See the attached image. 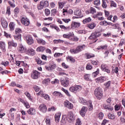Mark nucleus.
Segmentation results:
<instances>
[{
  "mask_svg": "<svg viewBox=\"0 0 125 125\" xmlns=\"http://www.w3.org/2000/svg\"><path fill=\"white\" fill-rule=\"evenodd\" d=\"M84 48H85V45L78 46L76 49H71L70 50V52L72 54H77V53L83 51Z\"/></svg>",
  "mask_w": 125,
  "mask_h": 125,
  "instance_id": "nucleus-1",
  "label": "nucleus"
},
{
  "mask_svg": "<svg viewBox=\"0 0 125 125\" xmlns=\"http://www.w3.org/2000/svg\"><path fill=\"white\" fill-rule=\"evenodd\" d=\"M48 1L47 0H42L40 2V4L37 5V8L38 10H42L43 8H46L48 6Z\"/></svg>",
  "mask_w": 125,
  "mask_h": 125,
  "instance_id": "nucleus-2",
  "label": "nucleus"
},
{
  "mask_svg": "<svg viewBox=\"0 0 125 125\" xmlns=\"http://www.w3.org/2000/svg\"><path fill=\"white\" fill-rule=\"evenodd\" d=\"M94 94L97 98V99L100 100L102 98V96H103V93L102 92V90L100 89V88H97L94 91Z\"/></svg>",
  "mask_w": 125,
  "mask_h": 125,
  "instance_id": "nucleus-3",
  "label": "nucleus"
},
{
  "mask_svg": "<svg viewBox=\"0 0 125 125\" xmlns=\"http://www.w3.org/2000/svg\"><path fill=\"white\" fill-rule=\"evenodd\" d=\"M83 87L80 85H77L73 86L69 88L70 91L71 92H77V91H80L82 90Z\"/></svg>",
  "mask_w": 125,
  "mask_h": 125,
  "instance_id": "nucleus-4",
  "label": "nucleus"
},
{
  "mask_svg": "<svg viewBox=\"0 0 125 125\" xmlns=\"http://www.w3.org/2000/svg\"><path fill=\"white\" fill-rule=\"evenodd\" d=\"M39 110L42 113H43V114L45 113V112L47 111L46 105L44 104H41L39 106Z\"/></svg>",
  "mask_w": 125,
  "mask_h": 125,
  "instance_id": "nucleus-5",
  "label": "nucleus"
},
{
  "mask_svg": "<svg viewBox=\"0 0 125 125\" xmlns=\"http://www.w3.org/2000/svg\"><path fill=\"white\" fill-rule=\"evenodd\" d=\"M40 75H41V73L37 70H34L31 73V78L33 80H37V79L40 78Z\"/></svg>",
  "mask_w": 125,
  "mask_h": 125,
  "instance_id": "nucleus-6",
  "label": "nucleus"
},
{
  "mask_svg": "<svg viewBox=\"0 0 125 125\" xmlns=\"http://www.w3.org/2000/svg\"><path fill=\"white\" fill-rule=\"evenodd\" d=\"M25 40L26 41L27 43L29 44V45H31L33 44L34 42H35L34 39L32 37L30 36V35L26 36L25 37Z\"/></svg>",
  "mask_w": 125,
  "mask_h": 125,
  "instance_id": "nucleus-7",
  "label": "nucleus"
},
{
  "mask_svg": "<svg viewBox=\"0 0 125 125\" xmlns=\"http://www.w3.org/2000/svg\"><path fill=\"white\" fill-rule=\"evenodd\" d=\"M61 83L64 87H67L69 86V82L68 78H65L63 80H61Z\"/></svg>",
  "mask_w": 125,
  "mask_h": 125,
  "instance_id": "nucleus-8",
  "label": "nucleus"
},
{
  "mask_svg": "<svg viewBox=\"0 0 125 125\" xmlns=\"http://www.w3.org/2000/svg\"><path fill=\"white\" fill-rule=\"evenodd\" d=\"M68 121L69 123H73V122H74V121H75V117H74V113H73L72 112H70L68 115Z\"/></svg>",
  "mask_w": 125,
  "mask_h": 125,
  "instance_id": "nucleus-9",
  "label": "nucleus"
},
{
  "mask_svg": "<svg viewBox=\"0 0 125 125\" xmlns=\"http://www.w3.org/2000/svg\"><path fill=\"white\" fill-rule=\"evenodd\" d=\"M0 22L2 28L6 29V28H7V26H8V23H7V21H5V19H4V18H1Z\"/></svg>",
  "mask_w": 125,
  "mask_h": 125,
  "instance_id": "nucleus-10",
  "label": "nucleus"
},
{
  "mask_svg": "<svg viewBox=\"0 0 125 125\" xmlns=\"http://www.w3.org/2000/svg\"><path fill=\"white\" fill-rule=\"evenodd\" d=\"M26 54L30 56H34V55H36V51L32 48H28L26 51Z\"/></svg>",
  "mask_w": 125,
  "mask_h": 125,
  "instance_id": "nucleus-11",
  "label": "nucleus"
},
{
  "mask_svg": "<svg viewBox=\"0 0 125 125\" xmlns=\"http://www.w3.org/2000/svg\"><path fill=\"white\" fill-rule=\"evenodd\" d=\"M21 23L24 26H29L30 25V21L27 18H22L21 19Z\"/></svg>",
  "mask_w": 125,
  "mask_h": 125,
  "instance_id": "nucleus-12",
  "label": "nucleus"
},
{
  "mask_svg": "<svg viewBox=\"0 0 125 125\" xmlns=\"http://www.w3.org/2000/svg\"><path fill=\"white\" fill-rule=\"evenodd\" d=\"M87 111V107L86 106L82 107L81 111H80V114L82 117H84L85 116V113Z\"/></svg>",
  "mask_w": 125,
  "mask_h": 125,
  "instance_id": "nucleus-13",
  "label": "nucleus"
},
{
  "mask_svg": "<svg viewBox=\"0 0 125 125\" xmlns=\"http://www.w3.org/2000/svg\"><path fill=\"white\" fill-rule=\"evenodd\" d=\"M18 51L21 52V53H24V52H26L27 51V48L24 47L22 44H20L18 48Z\"/></svg>",
  "mask_w": 125,
  "mask_h": 125,
  "instance_id": "nucleus-14",
  "label": "nucleus"
},
{
  "mask_svg": "<svg viewBox=\"0 0 125 125\" xmlns=\"http://www.w3.org/2000/svg\"><path fill=\"white\" fill-rule=\"evenodd\" d=\"M64 106L68 108V109H71L74 107V105L72 104V103L69 102L68 101H65L64 102Z\"/></svg>",
  "mask_w": 125,
  "mask_h": 125,
  "instance_id": "nucleus-15",
  "label": "nucleus"
},
{
  "mask_svg": "<svg viewBox=\"0 0 125 125\" xmlns=\"http://www.w3.org/2000/svg\"><path fill=\"white\" fill-rule=\"evenodd\" d=\"M61 117V113L58 112L55 115V120L56 123H59L60 121V117Z\"/></svg>",
  "mask_w": 125,
  "mask_h": 125,
  "instance_id": "nucleus-16",
  "label": "nucleus"
},
{
  "mask_svg": "<svg viewBox=\"0 0 125 125\" xmlns=\"http://www.w3.org/2000/svg\"><path fill=\"white\" fill-rule=\"evenodd\" d=\"M27 113L29 115L34 116L36 115V109L34 108H30L27 110Z\"/></svg>",
  "mask_w": 125,
  "mask_h": 125,
  "instance_id": "nucleus-17",
  "label": "nucleus"
},
{
  "mask_svg": "<svg viewBox=\"0 0 125 125\" xmlns=\"http://www.w3.org/2000/svg\"><path fill=\"white\" fill-rule=\"evenodd\" d=\"M63 38L64 39H71V38H74V33H69L66 34H63Z\"/></svg>",
  "mask_w": 125,
  "mask_h": 125,
  "instance_id": "nucleus-18",
  "label": "nucleus"
},
{
  "mask_svg": "<svg viewBox=\"0 0 125 125\" xmlns=\"http://www.w3.org/2000/svg\"><path fill=\"white\" fill-rule=\"evenodd\" d=\"M0 49L3 52H5V42H0Z\"/></svg>",
  "mask_w": 125,
  "mask_h": 125,
  "instance_id": "nucleus-19",
  "label": "nucleus"
},
{
  "mask_svg": "<svg viewBox=\"0 0 125 125\" xmlns=\"http://www.w3.org/2000/svg\"><path fill=\"white\" fill-rule=\"evenodd\" d=\"M81 26V23L73 21L71 24V28L72 29H75L76 28H79Z\"/></svg>",
  "mask_w": 125,
  "mask_h": 125,
  "instance_id": "nucleus-20",
  "label": "nucleus"
},
{
  "mask_svg": "<svg viewBox=\"0 0 125 125\" xmlns=\"http://www.w3.org/2000/svg\"><path fill=\"white\" fill-rule=\"evenodd\" d=\"M8 47L13 46V47H16L17 46V43L14 42V41H10L8 42Z\"/></svg>",
  "mask_w": 125,
  "mask_h": 125,
  "instance_id": "nucleus-21",
  "label": "nucleus"
},
{
  "mask_svg": "<svg viewBox=\"0 0 125 125\" xmlns=\"http://www.w3.org/2000/svg\"><path fill=\"white\" fill-rule=\"evenodd\" d=\"M87 26L88 27V28H89V29L92 30L95 27H96V23L92 22L88 24Z\"/></svg>",
  "mask_w": 125,
  "mask_h": 125,
  "instance_id": "nucleus-22",
  "label": "nucleus"
},
{
  "mask_svg": "<svg viewBox=\"0 0 125 125\" xmlns=\"http://www.w3.org/2000/svg\"><path fill=\"white\" fill-rule=\"evenodd\" d=\"M74 15H76V16H80V17H83V15H82V11H81V10H76L74 12Z\"/></svg>",
  "mask_w": 125,
  "mask_h": 125,
  "instance_id": "nucleus-23",
  "label": "nucleus"
},
{
  "mask_svg": "<svg viewBox=\"0 0 125 125\" xmlns=\"http://www.w3.org/2000/svg\"><path fill=\"white\" fill-rule=\"evenodd\" d=\"M45 50V48L42 46H40L36 49V51L38 52H43Z\"/></svg>",
  "mask_w": 125,
  "mask_h": 125,
  "instance_id": "nucleus-24",
  "label": "nucleus"
},
{
  "mask_svg": "<svg viewBox=\"0 0 125 125\" xmlns=\"http://www.w3.org/2000/svg\"><path fill=\"white\" fill-rule=\"evenodd\" d=\"M37 41L38 43L42 44V45H45V43H46L45 41H44V40H43V39H37Z\"/></svg>",
  "mask_w": 125,
  "mask_h": 125,
  "instance_id": "nucleus-25",
  "label": "nucleus"
},
{
  "mask_svg": "<svg viewBox=\"0 0 125 125\" xmlns=\"http://www.w3.org/2000/svg\"><path fill=\"white\" fill-rule=\"evenodd\" d=\"M104 108L107 110H109V111H113V110H114V108L113 107L110 106L106 104H104Z\"/></svg>",
  "mask_w": 125,
  "mask_h": 125,
  "instance_id": "nucleus-26",
  "label": "nucleus"
},
{
  "mask_svg": "<svg viewBox=\"0 0 125 125\" xmlns=\"http://www.w3.org/2000/svg\"><path fill=\"white\" fill-rule=\"evenodd\" d=\"M53 95L54 96H58L59 97H63V95L58 91L54 92L53 93Z\"/></svg>",
  "mask_w": 125,
  "mask_h": 125,
  "instance_id": "nucleus-27",
  "label": "nucleus"
},
{
  "mask_svg": "<svg viewBox=\"0 0 125 125\" xmlns=\"http://www.w3.org/2000/svg\"><path fill=\"white\" fill-rule=\"evenodd\" d=\"M36 62L38 65H44L45 64V62H42V61L39 58L36 59Z\"/></svg>",
  "mask_w": 125,
  "mask_h": 125,
  "instance_id": "nucleus-28",
  "label": "nucleus"
},
{
  "mask_svg": "<svg viewBox=\"0 0 125 125\" xmlns=\"http://www.w3.org/2000/svg\"><path fill=\"white\" fill-rule=\"evenodd\" d=\"M91 20H92L91 18L88 17L84 19L83 21V24H86V23H89V22H91Z\"/></svg>",
  "mask_w": 125,
  "mask_h": 125,
  "instance_id": "nucleus-29",
  "label": "nucleus"
},
{
  "mask_svg": "<svg viewBox=\"0 0 125 125\" xmlns=\"http://www.w3.org/2000/svg\"><path fill=\"white\" fill-rule=\"evenodd\" d=\"M66 121H68V118H67V115H63L61 120V123H62V124H65V123H66Z\"/></svg>",
  "mask_w": 125,
  "mask_h": 125,
  "instance_id": "nucleus-30",
  "label": "nucleus"
},
{
  "mask_svg": "<svg viewBox=\"0 0 125 125\" xmlns=\"http://www.w3.org/2000/svg\"><path fill=\"white\" fill-rule=\"evenodd\" d=\"M9 28L11 31H13L15 29V23L13 22H11L9 24Z\"/></svg>",
  "mask_w": 125,
  "mask_h": 125,
  "instance_id": "nucleus-31",
  "label": "nucleus"
},
{
  "mask_svg": "<svg viewBox=\"0 0 125 125\" xmlns=\"http://www.w3.org/2000/svg\"><path fill=\"white\" fill-rule=\"evenodd\" d=\"M79 102L83 104V105H86V100H84L83 98H80Z\"/></svg>",
  "mask_w": 125,
  "mask_h": 125,
  "instance_id": "nucleus-32",
  "label": "nucleus"
},
{
  "mask_svg": "<svg viewBox=\"0 0 125 125\" xmlns=\"http://www.w3.org/2000/svg\"><path fill=\"white\" fill-rule=\"evenodd\" d=\"M97 80L99 81V83H104L106 81V78L104 77H101L97 78Z\"/></svg>",
  "mask_w": 125,
  "mask_h": 125,
  "instance_id": "nucleus-33",
  "label": "nucleus"
},
{
  "mask_svg": "<svg viewBox=\"0 0 125 125\" xmlns=\"http://www.w3.org/2000/svg\"><path fill=\"white\" fill-rule=\"evenodd\" d=\"M50 66L51 67V69L52 71L53 70H54V69L56 68V64H55V63H54V62H52L50 63Z\"/></svg>",
  "mask_w": 125,
  "mask_h": 125,
  "instance_id": "nucleus-34",
  "label": "nucleus"
},
{
  "mask_svg": "<svg viewBox=\"0 0 125 125\" xmlns=\"http://www.w3.org/2000/svg\"><path fill=\"white\" fill-rule=\"evenodd\" d=\"M66 59L67 61H70L71 63L75 62V59L73 58V57L68 56Z\"/></svg>",
  "mask_w": 125,
  "mask_h": 125,
  "instance_id": "nucleus-35",
  "label": "nucleus"
},
{
  "mask_svg": "<svg viewBox=\"0 0 125 125\" xmlns=\"http://www.w3.org/2000/svg\"><path fill=\"white\" fill-rule=\"evenodd\" d=\"M108 118L110 120H115V119L116 118V116L113 114L109 113L108 115Z\"/></svg>",
  "mask_w": 125,
  "mask_h": 125,
  "instance_id": "nucleus-36",
  "label": "nucleus"
},
{
  "mask_svg": "<svg viewBox=\"0 0 125 125\" xmlns=\"http://www.w3.org/2000/svg\"><path fill=\"white\" fill-rule=\"evenodd\" d=\"M53 42L55 44L59 43L60 42H61L62 43H63V42H64V41L61 40L60 39H59V40H54L53 41Z\"/></svg>",
  "mask_w": 125,
  "mask_h": 125,
  "instance_id": "nucleus-37",
  "label": "nucleus"
},
{
  "mask_svg": "<svg viewBox=\"0 0 125 125\" xmlns=\"http://www.w3.org/2000/svg\"><path fill=\"white\" fill-rule=\"evenodd\" d=\"M89 40H95L97 39V37L94 33L91 34L90 36L89 37Z\"/></svg>",
  "mask_w": 125,
  "mask_h": 125,
  "instance_id": "nucleus-38",
  "label": "nucleus"
},
{
  "mask_svg": "<svg viewBox=\"0 0 125 125\" xmlns=\"http://www.w3.org/2000/svg\"><path fill=\"white\" fill-rule=\"evenodd\" d=\"M42 97L44 98V99H45V100H47L48 101L50 100V97H49V95L46 94H44Z\"/></svg>",
  "mask_w": 125,
  "mask_h": 125,
  "instance_id": "nucleus-39",
  "label": "nucleus"
},
{
  "mask_svg": "<svg viewBox=\"0 0 125 125\" xmlns=\"http://www.w3.org/2000/svg\"><path fill=\"white\" fill-rule=\"evenodd\" d=\"M59 8L62 9L63 7H64V5L65 4V2H59Z\"/></svg>",
  "mask_w": 125,
  "mask_h": 125,
  "instance_id": "nucleus-40",
  "label": "nucleus"
},
{
  "mask_svg": "<svg viewBox=\"0 0 125 125\" xmlns=\"http://www.w3.org/2000/svg\"><path fill=\"white\" fill-rule=\"evenodd\" d=\"M90 10L91 14H94V13H96V9L93 8V7H91L90 8Z\"/></svg>",
  "mask_w": 125,
  "mask_h": 125,
  "instance_id": "nucleus-41",
  "label": "nucleus"
},
{
  "mask_svg": "<svg viewBox=\"0 0 125 125\" xmlns=\"http://www.w3.org/2000/svg\"><path fill=\"white\" fill-rule=\"evenodd\" d=\"M62 16H67V15L68 14L67 9L63 8L62 9Z\"/></svg>",
  "mask_w": 125,
  "mask_h": 125,
  "instance_id": "nucleus-42",
  "label": "nucleus"
},
{
  "mask_svg": "<svg viewBox=\"0 0 125 125\" xmlns=\"http://www.w3.org/2000/svg\"><path fill=\"white\" fill-rule=\"evenodd\" d=\"M84 78L86 81H90V74H85L84 76Z\"/></svg>",
  "mask_w": 125,
  "mask_h": 125,
  "instance_id": "nucleus-43",
  "label": "nucleus"
},
{
  "mask_svg": "<svg viewBox=\"0 0 125 125\" xmlns=\"http://www.w3.org/2000/svg\"><path fill=\"white\" fill-rule=\"evenodd\" d=\"M44 93L42 92V91H40L39 92L37 93L36 95L37 96H41V97H43V96L44 95Z\"/></svg>",
  "mask_w": 125,
  "mask_h": 125,
  "instance_id": "nucleus-44",
  "label": "nucleus"
},
{
  "mask_svg": "<svg viewBox=\"0 0 125 125\" xmlns=\"http://www.w3.org/2000/svg\"><path fill=\"white\" fill-rule=\"evenodd\" d=\"M103 117H104V114L102 112H100L98 115V118L99 120H102L103 119Z\"/></svg>",
  "mask_w": 125,
  "mask_h": 125,
  "instance_id": "nucleus-45",
  "label": "nucleus"
},
{
  "mask_svg": "<svg viewBox=\"0 0 125 125\" xmlns=\"http://www.w3.org/2000/svg\"><path fill=\"white\" fill-rule=\"evenodd\" d=\"M45 14L46 16H49L50 15V10L47 8L45 9Z\"/></svg>",
  "mask_w": 125,
  "mask_h": 125,
  "instance_id": "nucleus-46",
  "label": "nucleus"
},
{
  "mask_svg": "<svg viewBox=\"0 0 125 125\" xmlns=\"http://www.w3.org/2000/svg\"><path fill=\"white\" fill-rule=\"evenodd\" d=\"M99 74V69H97V71L92 73V76L94 78H95L97 75Z\"/></svg>",
  "mask_w": 125,
  "mask_h": 125,
  "instance_id": "nucleus-47",
  "label": "nucleus"
},
{
  "mask_svg": "<svg viewBox=\"0 0 125 125\" xmlns=\"http://www.w3.org/2000/svg\"><path fill=\"white\" fill-rule=\"evenodd\" d=\"M94 4L97 6L100 5V0H95L94 1Z\"/></svg>",
  "mask_w": 125,
  "mask_h": 125,
  "instance_id": "nucleus-48",
  "label": "nucleus"
},
{
  "mask_svg": "<svg viewBox=\"0 0 125 125\" xmlns=\"http://www.w3.org/2000/svg\"><path fill=\"white\" fill-rule=\"evenodd\" d=\"M87 59H89L90 58H92V57H94L95 56L94 54H86Z\"/></svg>",
  "mask_w": 125,
  "mask_h": 125,
  "instance_id": "nucleus-49",
  "label": "nucleus"
},
{
  "mask_svg": "<svg viewBox=\"0 0 125 125\" xmlns=\"http://www.w3.org/2000/svg\"><path fill=\"white\" fill-rule=\"evenodd\" d=\"M34 89H35L36 92H39V91H40L41 90V87H39L38 86L35 85L34 86Z\"/></svg>",
  "mask_w": 125,
  "mask_h": 125,
  "instance_id": "nucleus-50",
  "label": "nucleus"
},
{
  "mask_svg": "<svg viewBox=\"0 0 125 125\" xmlns=\"http://www.w3.org/2000/svg\"><path fill=\"white\" fill-rule=\"evenodd\" d=\"M75 125H82V121H81L80 118H78L76 120Z\"/></svg>",
  "mask_w": 125,
  "mask_h": 125,
  "instance_id": "nucleus-51",
  "label": "nucleus"
},
{
  "mask_svg": "<svg viewBox=\"0 0 125 125\" xmlns=\"http://www.w3.org/2000/svg\"><path fill=\"white\" fill-rule=\"evenodd\" d=\"M62 90L63 91V92H65L67 96H71V95L69 94V91H68V90L65 89L64 88H62Z\"/></svg>",
  "mask_w": 125,
  "mask_h": 125,
  "instance_id": "nucleus-52",
  "label": "nucleus"
},
{
  "mask_svg": "<svg viewBox=\"0 0 125 125\" xmlns=\"http://www.w3.org/2000/svg\"><path fill=\"white\" fill-rule=\"evenodd\" d=\"M100 24L101 26H107V21H104L100 22Z\"/></svg>",
  "mask_w": 125,
  "mask_h": 125,
  "instance_id": "nucleus-53",
  "label": "nucleus"
},
{
  "mask_svg": "<svg viewBox=\"0 0 125 125\" xmlns=\"http://www.w3.org/2000/svg\"><path fill=\"white\" fill-rule=\"evenodd\" d=\"M11 14V13L10 12V7L8 6L7 7V10H6V14L8 15V16H9V15H10Z\"/></svg>",
  "mask_w": 125,
  "mask_h": 125,
  "instance_id": "nucleus-54",
  "label": "nucleus"
},
{
  "mask_svg": "<svg viewBox=\"0 0 125 125\" xmlns=\"http://www.w3.org/2000/svg\"><path fill=\"white\" fill-rule=\"evenodd\" d=\"M51 27H52V28H53V29H55V30H56L57 32H60V29H59V27L53 25H51Z\"/></svg>",
  "mask_w": 125,
  "mask_h": 125,
  "instance_id": "nucleus-55",
  "label": "nucleus"
},
{
  "mask_svg": "<svg viewBox=\"0 0 125 125\" xmlns=\"http://www.w3.org/2000/svg\"><path fill=\"white\" fill-rule=\"evenodd\" d=\"M102 6H103V8H107V4L106 3V0H103Z\"/></svg>",
  "mask_w": 125,
  "mask_h": 125,
  "instance_id": "nucleus-56",
  "label": "nucleus"
},
{
  "mask_svg": "<svg viewBox=\"0 0 125 125\" xmlns=\"http://www.w3.org/2000/svg\"><path fill=\"white\" fill-rule=\"evenodd\" d=\"M110 5L114 7H117V4L113 0L110 1Z\"/></svg>",
  "mask_w": 125,
  "mask_h": 125,
  "instance_id": "nucleus-57",
  "label": "nucleus"
},
{
  "mask_svg": "<svg viewBox=\"0 0 125 125\" xmlns=\"http://www.w3.org/2000/svg\"><path fill=\"white\" fill-rule=\"evenodd\" d=\"M112 27H114V29H120V25L119 23L112 24Z\"/></svg>",
  "mask_w": 125,
  "mask_h": 125,
  "instance_id": "nucleus-58",
  "label": "nucleus"
},
{
  "mask_svg": "<svg viewBox=\"0 0 125 125\" xmlns=\"http://www.w3.org/2000/svg\"><path fill=\"white\" fill-rule=\"evenodd\" d=\"M56 109H55V107L54 106H51V107L49 108L48 109V112H50L52 111V112H53L54 111H55Z\"/></svg>",
  "mask_w": 125,
  "mask_h": 125,
  "instance_id": "nucleus-59",
  "label": "nucleus"
},
{
  "mask_svg": "<svg viewBox=\"0 0 125 125\" xmlns=\"http://www.w3.org/2000/svg\"><path fill=\"white\" fill-rule=\"evenodd\" d=\"M1 64V65H3V66H4L5 67H6V66H8V64H9V62L7 61L2 62Z\"/></svg>",
  "mask_w": 125,
  "mask_h": 125,
  "instance_id": "nucleus-60",
  "label": "nucleus"
},
{
  "mask_svg": "<svg viewBox=\"0 0 125 125\" xmlns=\"http://www.w3.org/2000/svg\"><path fill=\"white\" fill-rule=\"evenodd\" d=\"M57 12V10L56 9H53L51 10V15H53L54 16L56 14Z\"/></svg>",
  "mask_w": 125,
  "mask_h": 125,
  "instance_id": "nucleus-61",
  "label": "nucleus"
},
{
  "mask_svg": "<svg viewBox=\"0 0 125 125\" xmlns=\"http://www.w3.org/2000/svg\"><path fill=\"white\" fill-rule=\"evenodd\" d=\"M102 16V13L101 12H99L97 13V14L94 16V18H97V17H99Z\"/></svg>",
  "mask_w": 125,
  "mask_h": 125,
  "instance_id": "nucleus-62",
  "label": "nucleus"
},
{
  "mask_svg": "<svg viewBox=\"0 0 125 125\" xmlns=\"http://www.w3.org/2000/svg\"><path fill=\"white\" fill-rule=\"evenodd\" d=\"M94 34H95V35L96 36V38H98L99 37H100L101 36V33L98 32H94Z\"/></svg>",
  "mask_w": 125,
  "mask_h": 125,
  "instance_id": "nucleus-63",
  "label": "nucleus"
},
{
  "mask_svg": "<svg viewBox=\"0 0 125 125\" xmlns=\"http://www.w3.org/2000/svg\"><path fill=\"white\" fill-rule=\"evenodd\" d=\"M86 70H90L92 69V66L90 65V63H88L86 66Z\"/></svg>",
  "mask_w": 125,
  "mask_h": 125,
  "instance_id": "nucleus-64",
  "label": "nucleus"
}]
</instances>
